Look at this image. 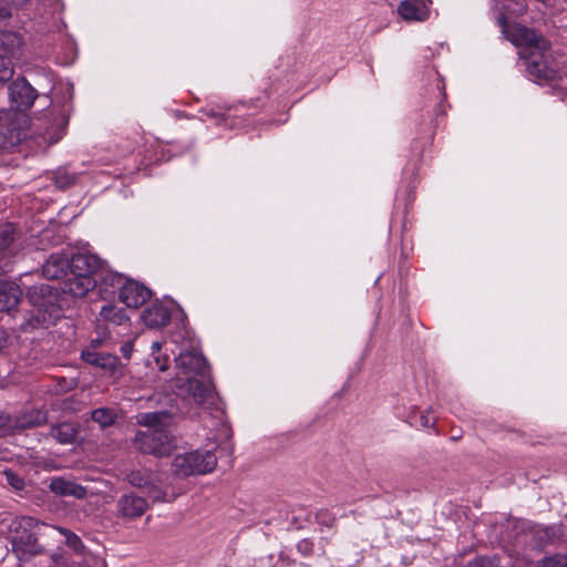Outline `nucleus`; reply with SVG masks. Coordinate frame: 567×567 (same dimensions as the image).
Returning a JSON list of instances; mask_svg holds the SVG:
<instances>
[{"label": "nucleus", "instance_id": "nucleus-1", "mask_svg": "<svg viewBox=\"0 0 567 567\" xmlns=\"http://www.w3.org/2000/svg\"><path fill=\"white\" fill-rule=\"evenodd\" d=\"M173 343L179 347L175 358L174 385L178 394L193 399L196 404H204L212 396V383L206 359L198 350L193 332L183 323L171 334Z\"/></svg>", "mask_w": 567, "mask_h": 567}, {"label": "nucleus", "instance_id": "nucleus-2", "mask_svg": "<svg viewBox=\"0 0 567 567\" xmlns=\"http://www.w3.org/2000/svg\"><path fill=\"white\" fill-rule=\"evenodd\" d=\"M499 21L505 37L519 49L528 74L536 80H554L557 70L547 62L550 44L543 34L522 24L506 25L504 18Z\"/></svg>", "mask_w": 567, "mask_h": 567}, {"label": "nucleus", "instance_id": "nucleus-3", "mask_svg": "<svg viewBox=\"0 0 567 567\" xmlns=\"http://www.w3.org/2000/svg\"><path fill=\"white\" fill-rule=\"evenodd\" d=\"M137 423L147 427L136 433L134 444L145 454L165 456L175 449V439L168 431L172 415L166 411L141 413Z\"/></svg>", "mask_w": 567, "mask_h": 567}, {"label": "nucleus", "instance_id": "nucleus-4", "mask_svg": "<svg viewBox=\"0 0 567 567\" xmlns=\"http://www.w3.org/2000/svg\"><path fill=\"white\" fill-rule=\"evenodd\" d=\"M43 526V523L30 516H22L11 523V544L20 560H27L43 551L38 543L39 529Z\"/></svg>", "mask_w": 567, "mask_h": 567}, {"label": "nucleus", "instance_id": "nucleus-5", "mask_svg": "<svg viewBox=\"0 0 567 567\" xmlns=\"http://www.w3.org/2000/svg\"><path fill=\"white\" fill-rule=\"evenodd\" d=\"M102 281L118 289L120 300L128 308H138L151 298V290L147 287L122 275L107 274Z\"/></svg>", "mask_w": 567, "mask_h": 567}, {"label": "nucleus", "instance_id": "nucleus-6", "mask_svg": "<svg viewBox=\"0 0 567 567\" xmlns=\"http://www.w3.org/2000/svg\"><path fill=\"white\" fill-rule=\"evenodd\" d=\"M216 465L217 457L212 451L178 454L172 463L174 472L182 476L203 475L214 471Z\"/></svg>", "mask_w": 567, "mask_h": 567}, {"label": "nucleus", "instance_id": "nucleus-7", "mask_svg": "<svg viewBox=\"0 0 567 567\" xmlns=\"http://www.w3.org/2000/svg\"><path fill=\"white\" fill-rule=\"evenodd\" d=\"M8 91L10 106L18 111L29 110L37 99L35 90L25 79H18L13 81L9 85Z\"/></svg>", "mask_w": 567, "mask_h": 567}, {"label": "nucleus", "instance_id": "nucleus-8", "mask_svg": "<svg viewBox=\"0 0 567 567\" xmlns=\"http://www.w3.org/2000/svg\"><path fill=\"white\" fill-rule=\"evenodd\" d=\"M148 502L134 493L122 495L116 502L115 515L125 520L140 518L148 509Z\"/></svg>", "mask_w": 567, "mask_h": 567}, {"label": "nucleus", "instance_id": "nucleus-9", "mask_svg": "<svg viewBox=\"0 0 567 567\" xmlns=\"http://www.w3.org/2000/svg\"><path fill=\"white\" fill-rule=\"evenodd\" d=\"M102 268V260L90 252L74 254L69 260V269L72 275L94 278Z\"/></svg>", "mask_w": 567, "mask_h": 567}, {"label": "nucleus", "instance_id": "nucleus-10", "mask_svg": "<svg viewBox=\"0 0 567 567\" xmlns=\"http://www.w3.org/2000/svg\"><path fill=\"white\" fill-rule=\"evenodd\" d=\"M48 422V415L42 410H30L14 417L10 416V432L41 426Z\"/></svg>", "mask_w": 567, "mask_h": 567}, {"label": "nucleus", "instance_id": "nucleus-11", "mask_svg": "<svg viewBox=\"0 0 567 567\" xmlns=\"http://www.w3.org/2000/svg\"><path fill=\"white\" fill-rule=\"evenodd\" d=\"M68 278L62 282L61 290L64 293H68L75 298L84 297L90 290H92L97 280L91 277H81L78 275H72L71 272L66 275Z\"/></svg>", "mask_w": 567, "mask_h": 567}, {"label": "nucleus", "instance_id": "nucleus-12", "mask_svg": "<svg viewBox=\"0 0 567 567\" xmlns=\"http://www.w3.org/2000/svg\"><path fill=\"white\" fill-rule=\"evenodd\" d=\"M22 249V241L17 235L16 227L8 223L0 227V256L13 257Z\"/></svg>", "mask_w": 567, "mask_h": 567}, {"label": "nucleus", "instance_id": "nucleus-13", "mask_svg": "<svg viewBox=\"0 0 567 567\" xmlns=\"http://www.w3.org/2000/svg\"><path fill=\"white\" fill-rule=\"evenodd\" d=\"M399 16L409 22L425 21L430 10L424 0H403L398 7Z\"/></svg>", "mask_w": 567, "mask_h": 567}, {"label": "nucleus", "instance_id": "nucleus-14", "mask_svg": "<svg viewBox=\"0 0 567 567\" xmlns=\"http://www.w3.org/2000/svg\"><path fill=\"white\" fill-rule=\"evenodd\" d=\"M127 481L132 486L147 488V493L154 502L166 501L165 493L153 484L152 475L150 473L132 471L130 474H127Z\"/></svg>", "mask_w": 567, "mask_h": 567}, {"label": "nucleus", "instance_id": "nucleus-15", "mask_svg": "<svg viewBox=\"0 0 567 567\" xmlns=\"http://www.w3.org/2000/svg\"><path fill=\"white\" fill-rule=\"evenodd\" d=\"M69 259L60 254H52L42 267V274L47 279H60L68 275Z\"/></svg>", "mask_w": 567, "mask_h": 567}, {"label": "nucleus", "instance_id": "nucleus-16", "mask_svg": "<svg viewBox=\"0 0 567 567\" xmlns=\"http://www.w3.org/2000/svg\"><path fill=\"white\" fill-rule=\"evenodd\" d=\"M20 287L11 281H0V311H10L21 300Z\"/></svg>", "mask_w": 567, "mask_h": 567}, {"label": "nucleus", "instance_id": "nucleus-17", "mask_svg": "<svg viewBox=\"0 0 567 567\" xmlns=\"http://www.w3.org/2000/svg\"><path fill=\"white\" fill-rule=\"evenodd\" d=\"M82 359L86 363L99 367L109 372H113L118 363V359L115 355L104 352H97L94 349L83 350Z\"/></svg>", "mask_w": 567, "mask_h": 567}, {"label": "nucleus", "instance_id": "nucleus-18", "mask_svg": "<svg viewBox=\"0 0 567 567\" xmlns=\"http://www.w3.org/2000/svg\"><path fill=\"white\" fill-rule=\"evenodd\" d=\"M50 489L60 496H73L75 498H84L87 491L84 486L62 477L53 478L50 483Z\"/></svg>", "mask_w": 567, "mask_h": 567}, {"label": "nucleus", "instance_id": "nucleus-19", "mask_svg": "<svg viewBox=\"0 0 567 567\" xmlns=\"http://www.w3.org/2000/svg\"><path fill=\"white\" fill-rule=\"evenodd\" d=\"M169 310L161 303L151 305L142 315L144 323L150 328L164 327L169 321Z\"/></svg>", "mask_w": 567, "mask_h": 567}, {"label": "nucleus", "instance_id": "nucleus-20", "mask_svg": "<svg viewBox=\"0 0 567 567\" xmlns=\"http://www.w3.org/2000/svg\"><path fill=\"white\" fill-rule=\"evenodd\" d=\"M49 435L60 444H71L78 435V427L71 422L52 425Z\"/></svg>", "mask_w": 567, "mask_h": 567}, {"label": "nucleus", "instance_id": "nucleus-21", "mask_svg": "<svg viewBox=\"0 0 567 567\" xmlns=\"http://www.w3.org/2000/svg\"><path fill=\"white\" fill-rule=\"evenodd\" d=\"M100 317L104 321L121 326L127 321L126 312L123 308H118L114 305H105L101 308Z\"/></svg>", "mask_w": 567, "mask_h": 567}, {"label": "nucleus", "instance_id": "nucleus-22", "mask_svg": "<svg viewBox=\"0 0 567 567\" xmlns=\"http://www.w3.org/2000/svg\"><path fill=\"white\" fill-rule=\"evenodd\" d=\"M116 413L109 408H99L92 411L91 419L96 422L102 429L112 425L115 421Z\"/></svg>", "mask_w": 567, "mask_h": 567}, {"label": "nucleus", "instance_id": "nucleus-23", "mask_svg": "<svg viewBox=\"0 0 567 567\" xmlns=\"http://www.w3.org/2000/svg\"><path fill=\"white\" fill-rule=\"evenodd\" d=\"M61 535L65 537V544L71 547L73 550L80 553L84 548V545L80 537L75 535L73 532L63 528V527H54Z\"/></svg>", "mask_w": 567, "mask_h": 567}, {"label": "nucleus", "instance_id": "nucleus-24", "mask_svg": "<svg viewBox=\"0 0 567 567\" xmlns=\"http://www.w3.org/2000/svg\"><path fill=\"white\" fill-rule=\"evenodd\" d=\"M162 343L161 342H153L152 344V355L154 358L155 365L158 368L159 371H166L168 369L169 358L168 355L164 354L161 355Z\"/></svg>", "mask_w": 567, "mask_h": 567}, {"label": "nucleus", "instance_id": "nucleus-25", "mask_svg": "<svg viewBox=\"0 0 567 567\" xmlns=\"http://www.w3.org/2000/svg\"><path fill=\"white\" fill-rule=\"evenodd\" d=\"M14 73L11 59L7 54H0V82L12 79Z\"/></svg>", "mask_w": 567, "mask_h": 567}, {"label": "nucleus", "instance_id": "nucleus-26", "mask_svg": "<svg viewBox=\"0 0 567 567\" xmlns=\"http://www.w3.org/2000/svg\"><path fill=\"white\" fill-rule=\"evenodd\" d=\"M536 567H567V555H553L543 558Z\"/></svg>", "mask_w": 567, "mask_h": 567}, {"label": "nucleus", "instance_id": "nucleus-27", "mask_svg": "<svg viewBox=\"0 0 567 567\" xmlns=\"http://www.w3.org/2000/svg\"><path fill=\"white\" fill-rule=\"evenodd\" d=\"M2 43L9 47V51L12 53L16 49L22 45V38L14 32L3 33Z\"/></svg>", "mask_w": 567, "mask_h": 567}, {"label": "nucleus", "instance_id": "nucleus-28", "mask_svg": "<svg viewBox=\"0 0 567 567\" xmlns=\"http://www.w3.org/2000/svg\"><path fill=\"white\" fill-rule=\"evenodd\" d=\"M3 475L7 483L12 486L16 491H21L24 487L23 480L12 471H4Z\"/></svg>", "mask_w": 567, "mask_h": 567}, {"label": "nucleus", "instance_id": "nucleus-29", "mask_svg": "<svg viewBox=\"0 0 567 567\" xmlns=\"http://www.w3.org/2000/svg\"><path fill=\"white\" fill-rule=\"evenodd\" d=\"M297 550L303 556H310L313 553V543L308 538H303L298 542Z\"/></svg>", "mask_w": 567, "mask_h": 567}, {"label": "nucleus", "instance_id": "nucleus-30", "mask_svg": "<svg viewBox=\"0 0 567 567\" xmlns=\"http://www.w3.org/2000/svg\"><path fill=\"white\" fill-rule=\"evenodd\" d=\"M75 183V176L65 172H61L56 176V184L59 187H68Z\"/></svg>", "mask_w": 567, "mask_h": 567}, {"label": "nucleus", "instance_id": "nucleus-31", "mask_svg": "<svg viewBox=\"0 0 567 567\" xmlns=\"http://www.w3.org/2000/svg\"><path fill=\"white\" fill-rule=\"evenodd\" d=\"M466 567H496V565L491 558L477 557L470 561Z\"/></svg>", "mask_w": 567, "mask_h": 567}, {"label": "nucleus", "instance_id": "nucleus-32", "mask_svg": "<svg viewBox=\"0 0 567 567\" xmlns=\"http://www.w3.org/2000/svg\"><path fill=\"white\" fill-rule=\"evenodd\" d=\"M421 424L423 427H433L435 425V419L432 416L430 410H426L421 414Z\"/></svg>", "mask_w": 567, "mask_h": 567}, {"label": "nucleus", "instance_id": "nucleus-33", "mask_svg": "<svg viewBox=\"0 0 567 567\" xmlns=\"http://www.w3.org/2000/svg\"><path fill=\"white\" fill-rule=\"evenodd\" d=\"M9 424H10V415L1 413L0 414V435L10 433Z\"/></svg>", "mask_w": 567, "mask_h": 567}, {"label": "nucleus", "instance_id": "nucleus-34", "mask_svg": "<svg viewBox=\"0 0 567 567\" xmlns=\"http://www.w3.org/2000/svg\"><path fill=\"white\" fill-rule=\"evenodd\" d=\"M11 17V7L8 0H0V18L6 19Z\"/></svg>", "mask_w": 567, "mask_h": 567}, {"label": "nucleus", "instance_id": "nucleus-35", "mask_svg": "<svg viewBox=\"0 0 567 567\" xmlns=\"http://www.w3.org/2000/svg\"><path fill=\"white\" fill-rule=\"evenodd\" d=\"M9 6L11 7V13L14 9L21 8L27 4L30 0H8Z\"/></svg>", "mask_w": 567, "mask_h": 567}, {"label": "nucleus", "instance_id": "nucleus-36", "mask_svg": "<svg viewBox=\"0 0 567 567\" xmlns=\"http://www.w3.org/2000/svg\"><path fill=\"white\" fill-rule=\"evenodd\" d=\"M121 351H122V353H123V355H124V357L130 358L131 352H132V344H130V343L124 344V346L121 348Z\"/></svg>", "mask_w": 567, "mask_h": 567}, {"label": "nucleus", "instance_id": "nucleus-37", "mask_svg": "<svg viewBox=\"0 0 567 567\" xmlns=\"http://www.w3.org/2000/svg\"><path fill=\"white\" fill-rule=\"evenodd\" d=\"M279 559L281 561H284L286 565H291L293 564L295 561L292 559H290L285 553H280L279 554Z\"/></svg>", "mask_w": 567, "mask_h": 567}, {"label": "nucleus", "instance_id": "nucleus-38", "mask_svg": "<svg viewBox=\"0 0 567 567\" xmlns=\"http://www.w3.org/2000/svg\"><path fill=\"white\" fill-rule=\"evenodd\" d=\"M8 112L4 109L0 110V123L7 117Z\"/></svg>", "mask_w": 567, "mask_h": 567}, {"label": "nucleus", "instance_id": "nucleus-39", "mask_svg": "<svg viewBox=\"0 0 567 567\" xmlns=\"http://www.w3.org/2000/svg\"><path fill=\"white\" fill-rule=\"evenodd\" d=\"M102 342L101 339H94L92 340V348H95L97 344H100Z\"/></svg>", "mask_w": 567, "mask_h": 567}, {"label": "nucleus", "instance_id": "nucleus-40", "mask_svg": "<svg viewBox=\"0 0 567 567\" xmlns=\"http://www.w3.org/2000/svg\"><path fill=\"white\" fill-rule=\"evenodd\" d=\"M6 340L3 338H0V350L3 348Z\"/></svg>", "mask_w": 567, "mask_h": 567}]
</instances>
